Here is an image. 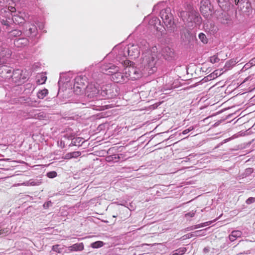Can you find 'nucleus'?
<instances>
[{
  "instance_id": "nucleus-30",
  "label": "nucleus",
  "mask_w": 255,
  "mask_h": 255,
  "mask_svg": "<svg viewBox=\"0 0 255 255\" xmlns=\"http://www.w3.org/2000/svg\"><path fill=\"white\" fill-rule=\"evenodd\" d=\"M75 136V134L73 133H65L63 137V138L65 139L71 140L72 141L73 139Z\"/></svg>"
},
{
  "instance_id": "nucleus-33",
  "label": "nucleus",
  "mask_w": 255,
  "mask_h": 255,
  "mask_svg": "<svg viewBox=\"0 0 255 255\" xmlns=\"http://www.w3.org/2000/svg\"><path fill=\"white\" fill-rule=\"evenodd\" d=\"M253 171L254 170L252 168H248L245 170L244 174L245 176H248L251 175Z\"/></svg>"
},
{
  "instance_id": "nucleus-45",
  "label": "nucleus",
  "mask_w": 255,
  "mask_h": 255,
  "mask_svg": "<svg viewBox=\"0 0 255 255\" xmlns=\"http://www.w3.org/2000/svg\"><path fill=\"white\" fill-rule=\"evenodd\" d=\"M72 158V157L71 152H69V153L66 154L65 155V157H64V159H69Z\"/></svg>"
},
{
  "instance_id": "nucleus-27",
  "label": "nucleus",
  "mask_w": 255,
  "mask_h": 255,
  "mask_svg": "<svg viewBox=\"0 0 255 255\" xmlns=\"http://www.w3.org/2000/svg\"><path fill=\"white\" fill-rule=\"evenodd\" d=\"M104 243L102 241H97L91 244V247L94 249H97L103 247Z\"/></svg>"
},
{
  "instance_id": "nucleus-31",
  "label": "nucleus",
  "mask_w": 255,
  "mask_h": 255,
  "mask_svg": "<svg viewBox=\"0 0 255 255\" xmlns=\"http://www.w3.org/2000/svg\"><path fill=\"white\" fill-rule=\"evenodd\" d=\"M206 230V229H205V230ZM203 231H205V230H204L196 231H195L194 233V235H193L192 234H188L186 235V238H190L192 237L193 236H200V235L199 234V233L200 232H201Z\"/></svg>"
},
{
  "instance_id": "nucleus-19",
  "label": "nucleus",
  "mask_w": 255,
  "mask_h": 255,
  "mask_svg": "<svg viewBox=\"0 0 255 255\" xmlns=\"http://www.w3.org/2000/svg\"><path fill=\"white\" fill-rule=\"evenodd\" d=\"M29 116L35 119L43 120L46 118V115L43 112L36 113V111H33L29 113Z\"/></svg>"
},
{
  "instance_id": "nucleus-26",
  "label": "nucleus",
  "mask_w": 255,
  "mask_h": 255,
  "mask_svg": "<svg viewBox=\"0 0 255 255\" xmlns=\"http://www.w3.org/2000/svg\"><path fill=\"white\" fill-rule=\"evenodd\" d=\"M198 37H199V39L201 40V41L203 43H204V44L207 43L208 40V38H207L206 35L204 33H203L202 32L200 33L199 34Z\"/></svg>"
},
{
  "instance_id": "nucleus-55",
  "label": "nucleus",
  "mask_w": 255,
  "mask_h": 255,
  "mask_svg": "<svg viewBox=\"0 0 255 255\" xmlns=\"http://www.w3.org/2000/svg\"><path fill=\"white\" fill-rule=\"evenodd\" d=\"M250 78L249 77H247V78H246L245 79V80L244 81V82H245L246 81H248L249 80V79Z\"/></svg>"
},
{
  "instance_id": "nucleus-56",
  "label": "nucleus",
  "mask_w": 255,
  "mask_h": 255,
  "mask_svg": "<svg viewBox=\"0 0 255 255\" xmlns=\"http://www.w3.org/2000/svg\"><path fill=\"white\" fill-rule=\"evenodd\" d=\"M204 2V3H208V2H209V1H208L207 0H206V1H205Z\"/></svg>"
},
{
  "instance_id": "nucleus-58",
  "label": "nucleus",
  "mask_w": 255,
  "mask_h": 255,
  "mask_svg": "<svg viewBox=\"0 0 255 255\" xmlns=\"http://www.w3.org/2000/svg\"><path fill=\"white\" fill-rule=\"evenodd\" d=\"M117 216V215H114L113 217L114 218H116Z\"/></svg>"
},
{
  "instance_id": "nucleus-52",
  "label": "nucleus",
  "mask_w": 255,
  "mask_h": 255,
  "mask_svg": "<svg viewBox=\"0 0 255 255\" xmlns=\"http://www.w3.org/2000/svg\"><path fill=\"white\" fill-rule=\"evenodd\" d=\"M3 231H4V230H3L2 229H1V228H0V235H1V234L3 233Z\"/></svg>"
},
{
  "instance_id": "nucleus-41",
  "label": "nucleus",
  "mask_w": 255,
  "mask_h": 255,
  "mask_svg": "<svg viewBox=\"0 0 255 255\" xmlns=\"http://www.w3.org/2000/svg\"><path fill=\"white\" fill-rule=\"evenodd\" d=\"M255 202V198H254V197H250L246 201V203L248 204H251Z\"/></svg>"
},
{
  "instance_id": "nucleus-50",
  "label": "nucleus",
  "mask_w": 255,
  "mask_h": 255,
  "mask_svg": "<svg viewBox=\"0 0 255 255\" xmlns=\"http://www.w3.org/2000/svg\"><path fill=\"white\" fill-rule=\"evenodd\" d=\"M5 0H0V5H3L5 4Z\"/></svg>"
},
{
  "instance_id": "nucleus-14",
  "label": "nucleus",
  "mask_w": 255,
  "mask_h": 255,
  "mask_svg": "<svg viewBox=\"0 0 255 255\" xmlns=\"http://www.w3.org/2000/svg\"><path fill=\"white\" fill-rule=\"evenodd\" d=\"M162 55L167 60L171 61L175 59V54L173 49L168 46L163 48Z\"/></svg>"
},
{
  "instance_id": "nucleus-25",
  "label": "nucleus",
  "mask_w": 255,
  "mask_h": 255,
  "mask_svg": "<svg viewBox=\"0 0 255 255\" xmlns=\"http://www.w3.org/2000/svg\"><path fill=\"white\" fill-rule=\"evenodd\" d=\"M186 32V33H185V37L186 38H188V36H190V37H192L193 38L194 37H195V36L194 34L192 33L189 30L185 29H183L182 30L180 31V34L181 35V36H183V32Z\"/></svg>"
},
{
  "instance_id": "nucleus-1",
  "label": "nucleus",
  "mask_w": 255,
  "mask_h": 255,
  "mask_svg": "<svg viewBox=\"0 0 255 255\" xmlns=\"http://www.w3.org/2000/svg\"><path fill=\"white\" fill-rule=\"evenodd\" d=\"M143 54L144 56L142 57V65L144 68L140 69L139 68L131 66L130 64L129 66L125 68L128 80L138 79L145 75L146 71L148 75H150L157 71L161 64V60L158 59L157 53L147 51Z\"/></svg>"
},
{
  "instance_id": "nucleus-24",
  "label": "nucleus",
  "mask_w": 255,
  "mask_h": 255,
  "mask_svg": "<svg viewBox=\"0 0 255 255\" xmlns=\"http://www.w3.org/2000/svg\"><path fill=\"white\" fill-rule=\"evenodd\" d=\"M187 251V249L185 247H182L175 250L170 255H182Z\"/></svg>"
},
{
  "instance_id": "nucleus-15",
  "label": "nucleus",
  "mask_w": 255,
  "mask_h": 255,
  "mask_svg": "<svg viewBox=\"0 0 255 255\" xmlns=\"http://www.w3.org/2000/svg\"><path fill=\"white\" fill-rule=\"evenodd\" d=\"M21 77L22 71L19 69H16L13 71L12 75L6 76L5 78L8 79H11L12 81L14 83L19 84L20 82Z\"/></svg>"
},
{
  "instance_id": "nucleus-40",
  "label": "nucleus",
  "mask_w": 255,
  "mask_h": 255,
  "mask_svg": "<svg viewBox=\"0 0 255 255\" xmlns=\"http://www.w3.org/2000/svg\"><path fill=\"white\" fill-rule=\"evenodd\" d=\"M246 8L247 9H249L250 8H251V9L252 8H254L255 9V5H254V4L253 3V4H252L250 2H247L246 4Z\"/></svg>"
},
{
  "instance_id": "nucleus-29",
  "label": "nucleus",
  "mask_w": 255,
  "mask_h": 255,
  "mask_svg": "<svg viewBox=\"0 0 255 255\" xmlns=\"http://www.w3.org/2000/svg\"><path fill=\"white\" fill-rule=\"evenodd\" d=\"M27 103L29 106H31V107H38V105L39 104V102L37 101L36 100H32L31 99H29L27 101Z\"/></svg>"
},
{
  "instance_id": "nucleus-4",
  "label": "nucleus",
  "mask_w": 255,
  "mask_h": 255,
  "mask_svg": "<svg viewBox=\"0 0 255 255\" xmlns=\"http://www.w3.org/2000/svg\"><path fill=\"white\" fill-rule=\"evenodd\" d=\"M142 42L144 43V46L143 47L134 44L128 45L127 48L128 56L132 59L138 57L140 54V51L142 52V54L147 51H150L151 53L155 52V50L156 49L154 48L153 47L152 50H148V44L146 43V41H143ZM143 56V54H142V57Z\"/></svg>"
},
{
  "instance_id": "nucleus-8",
  "label": "nucleus",
  "mask_w": 255,
  "mask_h": 255,
  "mask_svg": "<svg viewBox=\"0 0 255 255\" xmlns=\"http://www.w3.org/2000/svg\"><path fill=\"white\" fill-rule=\"evenodd\" d=\"M119 48V50L118 51V53L116 56V59L118 61L121 62L122 64L125 65H128L129 63L131 62L129 60H127V56L128 55L127 52V47H124L123 46H116L113 49V52L116 51Z\"/></svg>"
},
{
  "instance_id": "nucleus-34",
  "label": "nucleus",
  "mask_w": 255,
  "mask_h": 255,
  "mask_svg": "<svg viewBox=\"0 0 255 255\" xmlns=\"http://www.w3.org/2000/svg\"><path fill=\"white\" fill-rule=\"evenodd\" d=\"M220 61V59L216 55H213L210 57V61L212 63H217Z\"/></svg>"
},
{
  "instance_id": "nucleus-2",
  "label": "nucleus",
  "mask_w": 255,
  "mask_h": 255,
  "mask_svg": "<svg viewBox=\"0 0 255 255\" xmlns=\"http://www.w3.org/2000/svg\"><path fill=\"white\" fill-rule=\"evenodd\" d=\"M39 37L36 26L28 23L25 25L22 36L14 39V44L19 48L25 47L29 43L35 45L38 42Z\"/></svg>"
},
{
  "instance_id": "nucleus-36",
  "label": "nucleus",
  "mask_w": 255,
  "mask_h": 255,
  "mask_svg": "<svg viewBox=\"0 0 255 255\" xmlns=\"http://www.w3.org/2000/svg\"><path fill=\"white\" fill-rule=\"evenodd\" d=\"M47 176L49 178H54L57 176V173L55 171H50L47 173Z\"/></svg>"
},
{
  "instance_id": "nucleus-23",
  "label": "nucleus",
  "mask_w": 255,
  "mask_h": 255,
  "mask_svg": "<svg viewBox=\"0 0 255 255\" xmlns=\"http://www.w3.org/2000/svg\"><path fill=\"white\" fill-rule=\"evenodd\" d=\"M48 93V91L46 89L40 90L37 93V98L39 99H43L47 95Z\"/></svg>"
},
{
  "instance_id": "nucleus-16",
  "label": "nucleus",
  "mask_w": 255,
  "mask_h": 255,
  "mask_svg": "<svg viewBox=\"0 0 255 255\" xmlns=\"http://www.w3.org/2000/svg\"><path fill=\"white\" fill-rule=\"evenodd\" d=\"M148 24L152 26L157 31H160L161 29V21L157 17L151 18L149 20Z\"/></svg>"
},
{
  "instance_id": "nucleus-48",
  "label": "nucleus",
  "mask_w": 255,
  "mask_h": 255,
  "mask_svg": "<svg viewBox=\"0 0 255 255\" xmlns=\"http://www.w3.org/2000/svg\"><path fill=\"white\" fill-rule=\"evenodd\" d=\"M65 140L64 139H61V141H60V146L62 148H64L65 147Z\"/></svg>"
},
{
  "instance_id": "nucleus-57",
  "label": "nucleus",
  "mask_w": 255,
  "mask_h": 255,
  "mask_svg": "<svg viewBox=\"0 0 255 255\" xmlns=\"http://www.w3.org/2000/svg\"><path fill=\"white\" fill-rule=\"evenodd\" d=\"M22 20H23V19H21V21H19V22H18V23H19H19H22Z\"/></svg>"
},
{
  "instance_id": "nucleus-28",
  "label": "nucleus",
  "mask_w": 255,
  "mask_h": 255,
  "mask_svg": "<svg viewBox=\"0 0 255 255\" xmlns=\"http://www.w3.org/2000/svg\"><path fill=\"white\" fill-rule=\"evenodd\" d=\"M200 11L203 13H206L208 10H210V8L208 6H206L203 1L201 2V5L200 6Z\"/></svg>"
},
{
  "instance_id": "nucleus-22",
  "label": "nucleus",
  "mask_w": 255,
  "mask_h": 255,
  "mask_svg": "<svg viewBox=\"0 0 255 255\" xmlns=\"http://www.w3.org/2000/svg\"><path fill=\"white\" fill-rule=\"evenodd\" d=\"M22 34H23V31L21 32V31L18 29L13 30L9 32V36L15 38L22 36Z\"/></svg>"
},
{
  "instance_id": "nucleus-10",
  "label": "nucleus",
  "mask_w": 255,
  "mask_h": 255,
  "mask_svg": "<svg viewBox=\"0 0 255 255\" xmlns=\"http://www.w3.org/2000/svg\"><path fill=\"white\" fill-rule=\"evenodd\" d=\"M160 15L163 22L166 26H171L173 23V16L169 7L162 9L160 12Z\"/></svg>"
},
{
  "instance_id": "nucleus-6",
  "label": "nucleus",
  "mask_w": 255,
  "mask_h": 255,
  "mask_svg": "<svg viewBox=\"0 0 255 255\" xmlns=\"http://www.w3.org/2000/svg\"><path fill=\"white\" fill-rule=\"evenodd\" d=\"M86 77L77 76L75 78L73 91L75 94L81 95L84 93L86 87L88 85Z\"/></svg>"
},
{
  "instance_id": "nucleus-7",
  "label": "nucleus",
  "mask_w": 255,
  "mask_h": 255,
  "mask_svg": "<svg viewBox=\"0 0 255 255\" xmlns=\"http://www.w3.org/2000/svg\"><path fill=\"white\" fill-rule=\"evenodd\" d=\"M16 16L15 15L13 16L9 10H4L3 11L1 12L0 15V22L2 25L5 26L7 29L13 23L15 22L14 20H16Z\"/></svg>"
},
{
  "instance_id": "nucleus-18",
  "label": "nucleus",
  "mask_w": 255,
  "mask_h": 255,
  "mask_svg": "<svg viewBox=\"0 0 255 255\" xmlns=\"http://www.w3.org/2000/svg\"><path fill=\"white\" fill-rule=\"evenodd\" d=\"M189 18L187 19V21L190 22H194L196 23H200L201 21V18L200 17L198 14L194 12H191L189 13Z\"/></svg>"
},
{
  "instance_id": "nucleus-54",
  "label": "nucleus",
  "mask_w": 255,
  "mask_h": 255,
  "mask_svg": "<svg viewBox=\"0 0 255 255\" xmlns=\"http://www.w3.org/2000/svg\"><path fill=\"white\" fill-rule=\"evenodd\" d=\"M239 0H233V2L236 3L237 2H238Z\"/></svg>"
},
{
  "instance_id": "nucleus-43",
  "label": "nucleus",
  "mask_w": 255,
  "mask_h": 255,
  "mask_svg": "<svg viewBox=\"0 0 255 255\" xmlns=\"http://www.w3.org/2000/svg\"><path fill=\"white\" fill-rule=\"evenodd\" d=\"M112 158L113 160H115V161H118L120 158V156L118 155H113L111 157H109L108 158Z\"/></svg>"
},
{
  "instance_id": "nucleus-11",
  "label": "nucleus",
  "mask_w": 255,
  "mask_h": 255,
  "mask_svg": "<svg viewBox=\"0 0 255 255\" xmlns=\"http://www.w3.org/2000/svg\"><path fill=\"white\" fill-rule=\"evenodd\" d=\"M112 79L113 81L116 83H124L128 81V78L126 73H122L120 71V68L119 67V70L113 71V73L111 74Z\"/></svg>"
},
{
  "instance_id": "nucleus-9",
  "label": "nucleus",
  "mask_w": 255,
  "mask_h": 255,
  "mask_svg": "<svg viewBox=\"0 0 255 255\" xmlns=\"http://www.w3.org/2000/svg\"><path fill=\"white\" fill-rule=\"evenodd\" d=\"M12 51L8 45L2 42L0 45V64L5 63V61L11 57Z\"/></svg>"
},
{
  "instance_id": "nucleus-21",
  "label": "nucleus",
  "mask_w": 255,
  "mask_h": 255,
  "mask_svg": "<svg viewBox=\"0 0 255 255\" xmlns=\"http://www.w3.org/2000/svg\"><path fill=\"white\" fill-rule=\"evenodd\" d=\"M84 142L83 140V138L82 137H74L72 141H71V143L69 144V146H80Z\"/></svg>"
},
{
  "instance_id": "nucleus-59",
  "label": "nucleus",
  "mask_w": 255,
  "mask_h": 255,
  "mask_svg": "<svg viewBox=\"0 0 255 255\" xmlns=\"http://www.w3.org/2000/svg\"><path fill=\"white\" fill-rule=\"evenodd\" d=\"M202 234H203L204 235H205V233H203Z\"/></svg>"
},
{
  "instance_id": "nucleus-38",
  "label": "nucleus",
  "mask_w": 255,
  "mask_h": 255,
  "mask_svg": "<svg viewBox=\"0 0 255 255\" xmlns=\"http://www.w3.org/2000/svg\"><path fill=\"white\" fill-rule=\"evenodd\" d=\"M194 127H190L188 128L187 129H186L185 130H184L183 131H182V134H187L188 133H189L190 131H192V130L194 129Z\"/></svg>"
},
{
  "instance_id": "nucleus-46",
  "label": "nucleus",
  "mask_w": 255,
  "mask_h": 255,
  "mask_svg": "<svg viewBox=\"0 0 255 255\" xmlns=\"http://www.w3.org/2000/svg\"><path fill=\"white\" fill-rule=\"evenodd\" d=\"M59 245H54L52 246V251L56 252H59V249H58Z\"/></svg>"
},
{
  "instance_id": "nucleus-44",
  "label": "nucleus",
  "mask_w": 255,
  "mask_h": 255,
  "mask_svg": "<svg viewBox=\"0 0 255 255\" xmlns=\"http://www.w3.org/2000/svg\"><path fill=\"white\" fill-rule=\"evenodd\" d=\"M195 214V212H194V211H192L186 214L185 216L193 217L194 216Z\"/></svg>"
},
{
  "instance_id": "nucleus-42",
  "label": "nucleus",
  "mask_w": 255,
  "mask_h": 255,
  "mask_svg": "<svg viewBox=\"0 0 255 255\" xmlns=\"http://www.w3.org/2000/svg\"><path fill=\"white\" fill-rule=\"evenodd\" d=\"M4 72H5V73H6V76H5V77L6 76H9L10 75H12V74H11L12 71H11V69L6 68V69H4Z\"/></svg>"
},
{
  "instance_id": "nucleus-49",
  "label": "nucleus",
  "mask_w": 255,
  "mask_h": 255,
  "mask_svg": "<svg viewBox=\"0 0 255 255\" xmlns=\"http://www.w3.org/2000/svg\"><path fill=\"white\" fill-rule=\"evenodd\" d=\"M250 64L252 65H255V57L250 61Z\"/></svg>"
},
{
  "instance_id": "nucleus-51",
  "label": "nucleus",
  "mask_w": 255,
  "mask_h": 255,
  "mask_svg": "<svg viewBox=\"0 0 255 255\" xmlns=\"http://www.w3.org/2000/svg\"><path fill=\"white\" fill-rule=\"evenodd\" d=\"M46 79V77L45 76H43V77L42 78V82H41V84L44 83L45 82Z\"/></svg>"
},
{
  "instance_id": "nucleus-20",
  "label": "nucleus",
  "mask_w": 255,
  "mask_h": 255,
  "mask_svg": "<svg viewBox=\"0 0 255 255\" xmlns=\"http://www.w3.org/2000/svg\"><path fill=\"white\" fill-rule=\"evenodd\" d=\"M84 249V245L82 243H76L68 247L70 251H81Z\"/></svg>"
},
{
  "instance_id": "nucleus-3",
  "label": "nucleus",
  "mask_w": 255,
  "mask_h": 255,
  "mask_svg": "<svg viewBox=\"0 0 255 255\" xmlns=\"http://www.w3.org/2000/svg\"><path fill=\"white\" fill-rule=\"evenodd\" d=\"M100 97L88 100L85 99H72L71 103L76 104V108H92L96 110H101V102L98 99Z\"/></svg>"
},
{
  "instance_id": "nucleus-35",
  "label": "nucleus",
  "mask_w": 255,
  "mask_h": 255,
  "mask_svg": "<svg viewBox=\"0 0 255 255\" xmlns=\"http://www.w3.org/2000/svg\"><path fill=\"white\" fill-rule=\"evenodd\" d=\"M209 225V224H208V222H206L203 224H200L196 225L194 226L193 227H192V229H198V228L203 227L204 226H207Z\"/></svg>"
},
{
  "instance_id": "nucleus-12",
  "label": "nucleus",
  "mask_w": 255,
  "mask_h": 255,
  "mask_svg": "<svg viewBox=\"0 0 255 255\" xmlns=\"http://www.w3.org/2000/svg\"><path fill=\"white\" fill-rule=\"evenodd\" d=\"M100 95L105 98L111 99L115 97L116 94L114 93L112 85L108 84L101 87Z\"/></svg>"
},
{
  "instance_id": "nucleus-32",
  "label": "nucleus",
  "mask_w": 255,
  "mask_h": 255,
  "mask_svg": "<svg viewBox=\"0 0 255 255\" xmlns=\"http://www.w3.org/2000/svg\"><path fill=\"white\" fill-rule=\"evenodd\" d=\"M235 238H238L241 237L242 233L240 231H233L232 233Z\"/></svg>"
},
{
  "instance_id": "nucleus-13",
  "label": "nucleus",
  "mask_w": 255,
  "mask_h": 255,
  "mask_svg": "<svg viewBox=\"0 0 255 255\" xmlns=\"http://www.w3.org/2000/svg\"><path fill=\"white\" fill-rule=\"evenodd\" d=\"M117 70H119V67L112 63L103 64L100 66V71L106 74H111Z\"/></svg>"
},
{
  "instance_id": "nucleus-17",
  "label": "nucleus",
  "mask_w": 255,
  "mask_h": 255,
  "mask_svg": "<svg viewBox=\"0 0 255 255\" xmlns=\"http://www.w3.org/2000/svg\"><path fill=\"white\" fill-rule=\"evenodd\" d=\"M219 21L223 24L228 25L231 23V18L230 16L226 13H222L221 15L218 18Z\"/></svg>"
},
{
  "instance_id": "nucleus-39",
  "label": "nucleus",
  "mask_w": 255,
  "mask_h": 255,
  "mask_svg": "<svg viewBox=\"0 0 255 255\" xmlns=\"http://www.w3.org/2000/svg\"><path fill=\"white\" fill-rule=\"evenodd\" d=\"M52 203L51 202V201H48L45 202L43 204V207L44 209H47L49 207H51L52 206Z\"/></svg>"
},
{
  "instance_id": "nucleus-47",
  "label": "nucleus",
  "mask_w": 255,
  "mask_h": 255,
  "mask_svg": "<svg viewBox=\"0 0 255 255\" xmlns=\"http://www.w3.org/2000/svg\"><path fill=\"white\" fill-rule=\"evenodd\" d=\"M236 239L232 234L229 236V239L231 242H234Z\"/></svg>"
},
{
  "instance_id": "nucleus-37",
  "label": "nucleus",
  "mask_w": 255,
  "mask_h": 255,
  "mask_svg": "<svg viewBox=\"0 0 255 255\" xmlns=\"http://www.w3.org/2000/svg\"><path fill=\"white\" fill-rule=\"evenodd\" d=\"M72 158H76L80 156L81 154L80 151H73L71 152Z\"/></svg>"
},
{
  "instance_id": "nucleus-5",
  "label": "nucleus",
  "mask_w": 255,
  "mask_h": 255,
  "mask_svg": "<svg viewBox=\"0 0 255 255\" xmlns=\"http://www.w3.org/2000/svg\"><path fill=\"white\" fill-rule=\"evenodd\" d=\"M100 91L98 85L90 84L86 87L85 90V95L83 96H76L73 99H85L87 100L93 98H97L100 96Z\"/></svg>"
},
{
  "instance_id": "nucleus-53",
  "label": "nucleus",
  "mask_w": 255,
  "mask_h": 255,
  "mask_svg": "<svg viewBox=\"0 0 255 255\" xmlns=\"http://www.w3.org/2000/svg\"><path fill=\"white\" fill-rule=\"evenodd\" d=\"M204 252H209V249L207 248H205L204 249Z\"/></svg>"
}]
</instances>
